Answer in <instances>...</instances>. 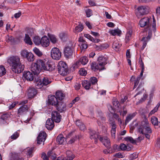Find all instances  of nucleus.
I'll list each match as a JSON object with an SVG mask.
<instances>
[{"label": "nucleus", "mask_w": 160, "mask_h": 160, "mask_svg": "<svg viewBox=\"0 0 160 160\" xmlns=\"http://www.w3.org/2000/svg\"><path fill=\"white\" fill-rule=\"evenodd\" d=\"M54 67L49 62L46 63L43 60L39 59L37 60L36 62L33 63L31 64V69L34 75H38L42 69L52 71L54 69Z\"/></svg>", "instance_id": "f257e3e1"}, {"label": "nucleus", "mask_w": 160, "mask_h": 160, "mask_svg": "<svg viewBox=\"0 0 160 160\" xmlns=\"http://www.w3.org/2000/svg\"><path fill=\"white\" fill-rule=\"evenodd\" d=\"M20 60V58L17 56L11 57L8 59V62L12 66V70L15 73H20L23 70L24 66Z\"/></svg>", "instance_id": "f03ea898"}, {"label": "nucleus", "mask_w": 160, "mask_h": 160, "mask_svg": "<svg viewBox=\"0 0 160 160\" xmlns=\"http://www.w3.org/2000/svg\"><path fill=\"white\" fill-rule=\"evenodd\" d=\"M151 19L148 17H145L141 19L139 22V25L141 27H147L151 28L154 31L156 29V20L155 18H153L152 22L150 24V21Z\"/></svg>", "instance_id": "7ed1b4c3"}, {"label": "nucleus", "mask_w": 160, "mask_h": 160, "mask_svg": "<svg viewBox=\"0 0 160 160\" xmlns=\"http://www.w3.org/2000/svg\"><path fill=\"white\" fill-rule=\"evenodd\" d=\"M35 86L37 88H41L43 86H46L50 84L52 81L50 79L47 77H44L42 78H37L35 79Z\"/></svg>", "instance_id": "20e7f679"}, {"label": "nucleus", "mask_w": 160, "mask_h": 160, "mask_svg": "<svg viewBox=\"0 0 160 160\" xmlns=\"http://www.w3.org/2000/svg\"><path fill=\"white\" fill-rule=\"evenodd\" d=\"M58 68L59 73L62 76L66 75L68 71V67L66 63L61 61L58 62Z\"/></svg>", "instance_id": "39448f33"}, {"label": "nucleus", "mask_w": 160, "mask_h": 160, "mask_svg": "<svg viewBox=\"0 0 160 160\" xmlns=\"http://www.w3.org/2000/svg\"><path fill=\"white\" fill-rule=\"evenodd\" d=\"M61 54L59 49L56 47L52 48L51 51V56L55 60H59L61 57Z\"/></svg>", "instance_id": "423d86ee"}, {"label": "nucleus", "mask_w": 160, "mask_h": 160, "mask_svg": "<svg viewBox=\"0 0 160 160\" xmlns=\"http://www.w3.org/2000/svg\"><path fill=\"white\" fill-rule=\"evenodd\" d=\"M88 62V58L85 56L81 58L80 59L76 62L72 66L73 69H75L78 68L81 64L83 65L86 64Z\"/></svg>", "instance_id": "0eeeda50"}, {"label": "nucleus", "mask_w": 160, "mask_h": 160, "mask_svg": "<svg viewBox=\"0 0 160 160\" xmlns=\"http://www.w3.org/2000/svg\"><path fill=\"white\" fill-rule=\"evenodd\" d=\"M51 116V119L56 122H59L61 120L62 116L60 113L57 111H52V112Z\"/></svg>", "instance_id": "6e6552de"}, {"label": "nucleus", "mask_w": 160, "mask_h": 160, "mask_svg": "<svg viewBox=\"0 0 160 160\" xmlns=\"http://www.w3.org/2000/svg\"><path fill=\"white\" fill-rule=\"evenodd\" d=\"M138 14L142 15L148 14L149 12V8L146 6H142L138 7L137 8Z\"/></svg>", "instance_id": "1a4fd4ad"}, {"label": "nucleus", "mask_w": 160, "mask_h": 160, "mask_svg": "<svg viewBox=\"0 0 160 160\" xmlns=\"http://www.w3.org/2000/svg\"><path fill=\"white\" fill-rule=\"evenodd\" d=\"M107 60L108 57L106 55H101L98 58V61L104 69L105 65L107 63Z\"/></svg>", "instance_id": "9d476101"}, {"label": "nucleus", "mask_w": 160, "mask_h": 160, "mask_svg": "<svg viewBox=\"0 0 160 160\" xmlns=\"http://www.w3.org/2000/svg\"><path fill=\"white\" fill-rule=\"evenodd\" d=\"M150 125L148 119L145 117L144 120L141 122V126L138 129L139 132L142 134L144 133L143 128Z\"/></svg>", "instance_id": "9b49d317"}, {"label": "nucleus", "mask_w": 160, "mask_h": 160, "mask_svg": "<svg viewBox=\"0 0 160 160\" xmlns=\"http://www.w3.org/2000/svg\"><path fill=\"white\" fill-rule=\"evenodd\" d=\"M55 107L56 109L60 112H64L67 109L66 104L62 101H59Z\"/></svg>", "instance_id": "f8f14e48"}, {"label": "nucleus", "mask_w": 160, "mask_h": 160, "mask_svg": "<svg viewBox=\"0 0 160 160\" xmlns=\"http://www.w3.org/2000/svg\"><path fill=\"white\" fill-rule=\"evenodd\" d=\"M90 66L91 69L94 72H96L98 70L99 71L104 69L99 63L96 62H93L90 63Z\"/></svg>", "instance_id": "ddd939ff"}, {"label": "nucleus", "mask_w": 160, "mask_h": 160, "mask_svg": "<svg viewBox=\"0 0 160 160\" xmlns=\"http://www.w3.org/2000/svg\"><path fill=\"white\" fill-rule=\"evenodd\" d=\"M46 137V134L44 132H40L37 138V143L39 144H41L42 142H43L45 140Z\"/></svg>", "instance_id": "4468645a"}, {"label": "nucleus", "mask_w": 160, "mask_h": 160, "mask_svg": "<svg viewBox=\"0 0 160 160\" xmlns=\"http://www.w3.org/2000/svg\"><path fill=\"white\" fill-rule=\"evenodd\" d=\"M74 50L72 48L68 46L65 47L64 50V53L65 57L69 58L72 56Z\"/></svg>", "instance_id": "2eb2a0df"}, {"label": "nucleus", "mask_w": 160, "mask_h": 160, "mask_svg": "<svg viewBox=\"0 0 160 160\" xmlns=\"http://www.w3.org/2000/svg\"><path fill=\"white\" fill-rule=\"evenodd\" d=\"M67 157L62 158L58 157L57 160H72L75 157V156L72 152L68 151L66 152Z\"/></svg>", "instance_id": "dca6fc26"}, {"label": "nucleus", "mask_w": 160, "mask_h": 160, "mask_svg": "<svg viewBox=\"0 0 160 160\" xmlns=\"http://www.w3.org/2000/svg\"><path fill=\"white\" fill-rule=\"evenodd\" d=\"M24 79L27 80L28 81H31L33 79V76L32 72L29 71L24 72L23 75Z\"/></svg>", "instance_id": "f3484780"}, {"label": "nucleus", "mask_w": 160, "mask_h": 160, "mask_svg": "<svg viewBox=\"0 0 160 160\" xmlns=\"http://www.w3.org/2000/svg\"><path fill=\"white\" fill-rule=\"evenodd\" d=\"M99 139L106 147L108 148H110V142L109 138L108 137H102L100 136L99 138Z\"/></svg>", "instance_id": "a211bd4d"}, {"label": "nucleus", "mask_w": 160, "mask_h": 160, "mask_svg": "<svg viewBox=\"0 0 160 160\" xmlns=\"http://www.w3.org/2000/svg\"><path fill=\"white\" fill-rule=\"evenodd\" d=\"M48 102L49 103L52 105L56 106L59 101L54 95H52L48 97Z\"/></svg>", "instance_id": "6ab92c4d"}, {"label": "nucleus", "mask_w": 160, "mask_h": 160, "mask_svg": "<svg viewBox=\"0 0 160 160\" xmlns=\"http://www.w3.org/2000/svg\"><path fill=\"white\" fill-rule=\"evenodd\" d=\"M37 93V91L34 88H29L27 90V95L29 98H33Z\"/></svg>", "instance_id": "aec40b11"}, {"label": "nucleus", "mask_w": 160, "mask_h": 160, "mask_svg": "<svg viewBox=\"0 0 160 160\" xmlns=\"http://www.w3.org/2000/svg\"><path fill=\"white\" fill-rule=\"evenodd\" d=\"M41 44L43 47H47L49 44V41L48 38L47 36L43 37L41 39Z\"/></svg>", "instance_id": "412c9836"}, {"label": "nucleus", "mask_w": 160, "mask_h": 160, "mask_svg": "<svg viewBox=\"0 0 160 160\" xmlns=\"http://www.w3.org/2000/svg\"><path fill=\"white\" fill-rule=\"evenodd\" d=\"M46 127L48 129L51 130L54 127V121L51 119H48L46 122Z\"/></svg>", "instance_id": "4be33fe9"}, {"label": "nucleus", "mask_w": 160, "mask_h": 160, "mask_svg": "<svg viewBox=\"0 0 160 160\" xmlns=\"http://www.w3.org/2000/svg\"><path fill=\"white\" fill-rule=\"evenodd\" d=\"M28 108L27 105H23L20 107L18 110L19 115H22L28 112Z\"/></svg>", "instance_id": "5701e85b"}, {"label": "nucleus", "mask_w": 160, "mask_h": 160, "mask_svg": "<svg viewBox=\"0 0 160 160\" xmlns=\"http://www.w3.org/2000/svg\"><path fill=\"white\" fill-rule=\"evenodd\" d=\"M90 138L91 139H94V142H97V138H99L100 136H99L95 131L90 130Z\"/></svg>", "instance_id": "b1692460"}, {"label": "nucleus", "mask_w": 160, "mask_h": 160, "mask_svg": "<svg viewBox=\"0 0 160 160\" xmlns=\"http://www.w3.org/2000/svg\"><path fill=\"white\" fill-rule=\"evenodd\" d=\"M131 145L128 144L126 145L125 144L122 143L120 144L119 147L121 150L122 151H130L132 149Z\"/></svg>", "instance_id": "393cba45"}, {"label": "nucleus", "mask_w": 160, "mask_h": 160, "mask_svg": "<svg viewBox=\"0 0 160 160\" xmlns=\"http://www.w3.org/2000/svg\"><path fill=\"white\" fill-rule=\"evenodd\" d=\"M56 98L58 99L59 101H62V100L64 99L65 96L64 94L62 92L59 91L56 92Z\"/></svg>", "instance_id": "a878e982"}, {"label": "nucleus", "mask_w": 160, "mask_h": 160, "mask_svg": "<svg viewBox=\"0 0 160 160\" xmlns=\"http://www.w3.org/2000/svg\"><path fill=\"white\" fill-rule=\"evenodd\" d=\"M108 33L113 36L118 35V36H120L122 32L120 30L118 29L110 30L108 31Z\"/></svg>", "instance_id": "bb28decb"}, {"label": "nucleus", "mask_w": 160, "mask_h": 160, "mask_svg": "<svg viewBox=\"0 0 160 160\" xmlns=\"http://www.w3.org/2000/svg\"><path fill=\"white\" fill-rule=\"evenodd\" d=\"M82 87L85 89L88 90L91 87V83L89 81L84 80L82 82Z\"/></svg>", "instance_id": "cd10ccee"}, {"label": "nucleus", "mask_w": 160, "mask_h": 160, "mask_svg": "<svg viewBox=\"0 0 160 160\" xmlns=\"http://www.w3.org/2000/svg\"><path fill=\"white\" fill-rule=\"evenodd\" d=\"M65 140V138L64 137L63 135L61 134L59 135L57 138V142L60 144H62Z\"/></svg>", "instance_id": "c85d7f7f"}, {"label": "nucleus", "mask_w": 160, "mask_h": 160, "mask_svg": "<svg viewBox=\"0 0 160 160\" xmlns=\"http://www.w3.org/2000/svg\"><path fill=\"white\" fill-rule=\"evenodd\" d=\"M137 113V112H135L128 115L126 118L125 123H128L136 115Z\"/></svg>", "instance_id": "c756f323"}, {"label": "nucleus", "mask_w": 160, "mask_h": 160, "mask_svg": "<svg viewBox=\"0 0 160 160\" xmlns=\"http://www.w3.org/2000/svg\"><path fill=\"white\" fill-rule=\"evenodd\" d=\"M132 31L130 30L128 31L126 33L125 40L126 42H128L131 38Z\"/></svg>", "instance_id": "7c9ffc66"}, {"label": "nucleus", "mask_w": 160, "mask_h": 160, "mask_svg": "<svg viewBox=\"0 0 160 160\" xmlns=\"http://www.w3.org/2000/svg\"><path fill=\"white\" fill-rule=\"evenodd\" d=\"M140 79V77H138L136 78H135L134 76H132L131 79V80L132 81L133 80H134V88H135L136 87L138 84L139 82Z\"/></svg>", "instance_id": "2f4dec72"}, {"label": "nucleus", "mask_w": 160, "mask_h": 160, "mask_svg": "<svg viewBox=\"0 0 160 160\" xmlns=\"http://www.w3.org/2000/svg\"><path fill=\"white\" fill-rule=\"evenodd\" d=\"M24 40L25 42L27 44L29 45H32V43L30 38L28 34H25V37Z\"/></svg>", "instance_id": "473e14b6"}, {"label": "nucleus", "mask_w": 160, "mask_h": 160, "mask_svg": "<svg viewBox=\"0 0 160 160\" xmlns=\"http://www.w3.org/2000/svg\"><path fill=\"white\" fill-rule=\"evenodd\" d=\"M83 29V27L82 24L80 23L76 26L74 29V32L75 33H78L82 31Z\"/></svg>", "instance_id": "72a5a7b5"}, {"label": "nucleus", "mask_w": 160, "mask_h": 160, "mask_svg": "<svg viewBox=\"0 0 160 160\" xmlns=\"http://www.w3.org/2000/svg\"><path fill=\"white\" fill-rule=\"evenodd\" d=\"M48 37L50 41L52 43L55 44L57 43L58 41V39L54 35L50 34L48 35Z\"/></svg>", "instance_id": "f704fd0d"}, {"label": "nucleus", "mask_w": 160, "mask_h": 160, "mask_svg": "<svg viewBox=\"0 0 160 160\" xmlns=\"http://www.w3.org/2000/svg\"><path fill=\"white\" fill-rule=\"evenodd\" d=\"M41 39L38 36H36L33 38V42L36 45H39L41 43Z\"/></svg>", "instance_id": "c9c22d12"}, {"label": "nucleus", "mask_w": 160, "mask_h": 160, "mask_svg": "<svg viewBox=\"0 0 160 160\" xmlns=\"http://www.w3.org/2000/svg\"><path fill=\"white\" fill-rule=\"evenodd\" d=\"M26 58L28 61L29 62H32L34 59V55L32 52H29Z\"/></svg>", "instance_id": "e433bc0d"}, {"label": "nucleus", "mask_w": 160, "mask_h": 160, "mask_svg": "<svg viewBox=\"0 0 160 160\" xmlns=\"http://www.w3.org/2000/svg\"><path fill=\"white\" fill-rule=\"evenodd\" d=\"M124 140L128 142H129L132 144L136 143L137 142L136 140L133 139V138L131 137H125L124 138Z\"/></svg>", "instance_id": "4c0bfd02"}, {"label": "nucleus", "mask_w": 160, "mask_h": 160, "mask_svg": "<svg viewBox=\"0 0 160 160\" xmlns=\"http://www.w3.org/2000/svg\"><path fill=\"white\" fill-rule=\"evenodd\" d=\"M6 72V70L4 67L2 65H0V76L4 75Z\"/></svg>", "instance_id": "58836bf2"}, {"label": "nucleus", "mask_w": 160, "mask_h": 160, "mask_svg": "<svg viewBox=\"0 0 160 160\" xmlns=\"http://www.w3.org/2000/svg\"><path fill=\"white\" fill-rule=\"evenodd\" d=\"M120 47L121 45L118 41L114 42L112 45V48L115 50L118 49Z\"/></svg>", "instance_id": "ea45409f"}, {"label": "nucleus", "mask_w": 160, "mask_h": 160, "mask_svg": "<svg viewBox=\"0 0 160 160\" xmlns=\"http://www.w3.org/2000/svg\"><path fill=\"white\" fill-rule=\"evenodd\" d=\"M151 122L152 124L154 125L158 126V119L157 118L155 117H153L151 118Z\"/></svg>", "instance_id": "a19ab883"}, {"label": "nucleus", "mask_w": 160, "mask_h": 160, "mask_svg": "<svg viewBox=\"0 0 160 160\" xmlns=\"http://www.w3.org/2000/svg\"><path fill=\"white\" fill-rule=\"evenodd\" d=\"M143 128L144 130V133H143V134H145V133H151L152 132V130L150 127V125H148V126H147Z\"/></svg>", "instance_id": "79ce46f5"}, {"label": "nucleus", "mask_w": 160, "mask_h": 160, "mask_svg": "<svg viewBox=\"0 0 160 160\" xmlns=\"http://www.w3.org/2000/svg\"><path fill=\"white\" fill-rule=\"evenodd\" d=\"M68 34L65 32H62L60 34V37L62 40L65 41L68 38Z\"/></svg>", "instance_id": "37998d69"}, {"label": "nucleus", "mask_w": 160, "mask_h": 160, "mask_svg": "<svg viewBox=\"0 0 160 160\" xmlns=\"http://www.w3.org/2000/svg\"><path fill=\"white\" fill-rule=\"evenodd\" d=\"M160 102L159 103H158L157 105L154 108V109L150 112L149 114V116H150L153 114L158 111V108L160 106Z\"/></svg>", "instance_id": "c03bdc74"}, {"label": "nucleus", "mask_w": 160, "mask_h": 160, "mask_svg": "<svg viewBox=\"0 0 160 160\" xmlns=\"http://www.w3.org/2000/svg\"><path fill=\"white\" fill-rule=\"evenodd\" d=\"M29 52H28L27 50H23L21 51L20 52V54L22 58H26Z\"/></svg>", "instance_id": "a18cd8bd"}, {"label": "nucleus", "mask_w": 160, "mask_h": 160, "mask_svg": "<svg viewBox=\"0 0 160 160\" xmlns=\"http://www.w3.org/2000/svg\"><path fill=\"white\" fill-rule=\"evenodd\" d=\"M35 53L39 56H41L42 54V52L38 48H35L33 49Z\"/></svg>", "instance_id": "49530a36"}, {"label": "nucleus", "mask_w": 160, "mask_h": 160, "mask_svg": "<svg viewBox=\"0 0 160 160\" xmlns=\"http://www.w3.org/2000/svg\"><path fill=\"white\" fill-rule=\"evenodd\" d=\"M137 90L138 91V92L134 97H136L139 94H142L143 92L144 91V88L142 87H140L139 86L137 89Z\"/></svg>", "instance_id": "de8ad7c7"}, {"label": "nucleus", "mask_w": 160, "mask_h": 160, "mask_svg": "<svg viewBox=\"0 0 160 160\" xmlns=\"http://www.w3.org/2000/svg\"><path fill=\"white\" fill-rule=\"evenodd\" d=\"M90 82L92 85L95 84L97 82L98 80L97 78L95 77H91L90 79Z\"/></svg>", "instance_id": "09e8293b"}, {"label": "nucleus", "mask_w": 160, "mask_h": 160, "mask_svg": "<svg viewBox=\"0 0 160 160\" xmlns=\"http://www.w3.org/2000/svg\"><path fill=\"white\" fill-rule=\"evenodd\" d=\"M85 12L87 17H90L92 15V11L90 9H88L85 10Z\"/></svg>", "instance_id": "8fccbe9b"}, {"label": "nucleus", "mask_w": 160, "mask_h": 160, "mask_svg": "<svg viewBox=\"0 0 160 160\" xmlns=\"http://www.w3.org/2000/svg\"><path fill=\"white\" fill-rule=\"evenodd\" d=\"M79 74L82 76H85L87 74L86 70L83 68H81L79 71Z\"/></svg>", "instance_id": "3c124183"}, {"label": "nucleus", "mask_w": 160, "mask_h": 160, "mask_svg": "<svg viewBox=\"0 0 160 160\" xmlns=\"http://www.w3.org/2000/svg\"><path fill=\"white\" fill-rule=\"evenodd\" d=\"M19 136V134L17 132H16L14 133L11 136V138L12 139H17Z\"/></svg>", "instance_id": "603ef678"}, {"label": "nucleus", "mask_w": 160, "mask_h": 160, "mask_svg": "<svg viewBox=\"0 0 160 160\" xmlns=\"http://www.w3.org/2000/svg\"><path fill=\"white\" fill-rule=\"evenodd\" d=\"M152 33L150 31L148 32V36L146 38L145 37H143L142 38V40H146L147 41H148L152 37Z\"/></svg>", "instance_id": "864d4df0"}, {"label": "nucleus", "mask_w": 160, "mask_h": 160, "mask_svg": "<svg viewBox=\"0 0 160 160\" xmlns=\"http://www.w3.org/2000/svg\"><path fill=\"white\" fill-rule=\"evenodd\" d=\"M6 39L7 41L8 42H13L14 41L13 38L12 37L9 35H8L7 36Z\"/></svg>", "instance_id": "5fc2aeb1"}, {"label": "nucleus", "mask_w": 160, "mask_h": 160, "mask_svg": "<svg viewBox=\"0 0 160 160\" xmlns=\"http://www.w3.org/2000/svg\"><path fill=\"white\" fill-rule=\"evenodd\" d=\"M33 150V148H29L27 149L28 155L29 156V157H32Z\"/></svg>", "instance_id": "6e6d98bb"}, {"label": "nucleus", "mask_w": 160, "mask_h": 160, "mask_svg": "<svg viewBox=\"0 0 160 160\" xmlns=\"http://www.w3.org/2000/svg\"><path fill=\"white\" fill-rule=\"evenodd\" d=\"M110 124H111L112 126V129L111 131H116V125L114 122H110Z\"/></svg>", "instance_id": "4d7b16f0"}, {"label": "nucleus", "mask_w": 160, "mask_h": 160, "mask_svg": "<svg viewBox=\"0 0 160 160\" xmlns=\"http://www.w3.org/2000/svg\"><path fill=\"white\" fill-rule=\"evenodd\" d=\"M138 155L135 153H133L131 154L130 157V160H133L134 159L138 158Z\"/></svg>", "instance_id": "13d9d810"}, {"label": "nucleus", "mask_w": 160, "mask_h": 160, "mask_svg": "<svg viewBox=\"0 0 160 160\" xmlns=\"http://www.w3.org/2000/svg\"><path fill=\"white\" fill-rule=\"evenodd\" d=\"M87 48V42H83L81 43V48L82 49H86Z\"/></svg>", "instance_id": "bf43d9fd"}, {"label": "nucleus", "mask_w": 160, "mask_h": 160, "mask_svg": "<svg viewBox=\"0 0 160 160\" xmlns=\"http://www.w3.org/2000/svg\"><path fill=\"white\" fill-rule=\"evenodd\" d=\"M113 105V106L115 107L114 108L115 109L116 108H118L119 107V102L116 100H115L113 101L112 102Z\"/></svg>", "instance_id": "052dcab7"}, {"label": "nucleus", "mask_w": 160, "mask_h": 160, "mask_svg": "<svg viewBox=\"0 0 160 160\" xmlns=\"http://www.w3.org/2000/svg\"><path fill=\"white\" fill-rule=\"evenodd\" d=\"M78 138L77 136H75L68 142V144H72Z\"/></svg>", "instance_id": "680f3d73"}, {"label": "nucleus", "mask_w": 160, "mask_h": 160, "mask_svg": "<svg viewBox=\"0 0 160 160\" xmlns=\"http://www.w3.org/2000/svg\"><path fill=\"white\" fill-rule=\"evenodd\" d=\"M84 36L90 40L91 41H92V40H93V38L89 34H84Z\"/></svg>", "instance_id": "e2e57ef3"}, {"label": "nucleus", "mask_w": 160, "mask_h": 160, "mask_svg": "<svg viewBox=\"0 0 160 160\" xmlns=\"http://www.w3.org/2000/svg\"><path fill=\"white\" fill-rule=\"evenodd\" d=\"M139 62L141 68H144V63L142 61L141 56H140L139 58Z\"/></svg>", "instance_id": "0e129e2a"}, {"label": "nucleus", "mask_w": 160, "mask_h": 160, "mask_svg": "<svg viewBox=\"0 0 160 160\" xmlns=\"http://www.w3.org/2000/svg\"><path fill=\"white\" fill-rule=\"evenodd\" d=\"M81 85L78 82H76L74 85V87L76 90H78L80 89Z\"/></svg>", "instance_id": "69168bd1"}, {"label": "nucleus", "mask_w": 160, "mask_h": 160, "mask_svg": "<svg viewBox=\"0 0 160 160\" xmlns=\"http://www.w3.org/2000/svg\"><path fill=\"white\" fill-rule=\"evenodd\" d=\"M114 156L117 158H122L124 157L123 155L120 152H118L116 153L115 155Z\"/></svg>", "instance_id": "338daca9"}, {"label": "nucleus", "mask_w": 160, "mask_h": 160, "mask_svg": "<svg viewBox=\"0 0 160 160\" xmlns=\"http://www.w3.org/2000/svg\"><path fill=\"white\" fill-rule=\"evenodd\" d=\"M9 117V116L8 114H3L2 116L1 119L4 120H7Z\"/></svg>", "instance_id": "774afa93"}]
</instances>
